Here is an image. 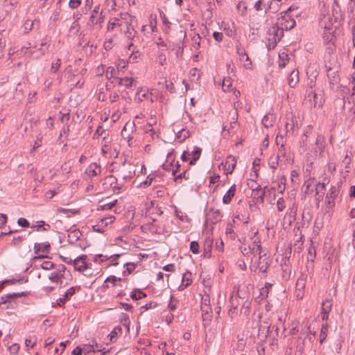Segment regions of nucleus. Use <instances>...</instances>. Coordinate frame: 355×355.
<instances>
[{
	"mask_svg": "<svg viewBox=\"0 0 355 355\" xmlns=\"http://www.w3.org/2000/svg\"><path fill=\"white\" fill-rule=\"evenodd\" d=\"M17 223L23 227H28L30 225L29 222L24 218H19L17 220Z\"/></svg>",
	"mask_w": 355,
	"mask_h": 355,
	"instance_id": "54",
	"label": "nucleus"
},
{
	"mask_svg": "<svg viewBox=\"0 0 355 355\" xmlns=\"http://www.w3.org/2000/svg\"><path fill=\"white\" fill-rule=\"evenodd\" d=\"M72 354H73V355H82V349L80 347H76L73 350Z\"/></svg>",
	"mask_w": 355,
	"mask_h": 355,
	"instance_id": "64",
	"label": "nucleus"
},
{
	"mask_svg": "<svg viewBox=\"0 0 355 355\" xmlns=\"http://www.w3.org/2000/svg\"><path fill=\"white\" fill-rule=\"evenodd\" d=\"M287 121L285 123V130L286 133L293 132L295 127V117L292 113L287 114Z\"/></svg>",
	"mask_w": 355,
	"mask_h": 355,
	"instance_id": "15",
	"label": "nucleus"
},
{
	"mask_svg": "<svg viewBox=\"0 0 355 355\" xmlns=\"http://www.w3.org/2000/svg\"><path fill=\"white\" fill-rule=\"evenodd\" d=\"M320 25L323 28L327 33L326 34L331 35L334 28L333 20L329 15H324L320 19Z\"/></svg>",
	"mask_w": 355,
	"mask_h": 355,
	"instance_id": "8",
	"label": "nucleus"
},
{
	"mask_svg": "<svg viewBox=\"0 0 355 355\" xmlns=\"http://www.w3.org/2000/svg\"><path fill=\"white\" fill-rule=\"evenodd\" d=\"M298 291L303 290L305 287V280L304 278H299L296 284Z\"/></svg>",
	"mask_w": 355,
	"mask_h": 355,
	"instance_id": "53",
	"label": "nucleus"
},
{
	"mask_svg": "<svg viewBox=\"0 0 355 355\" xmlns=\"http://www.w3.org/2000/svg\"><path fill=\"white\" fill-rule=\"evenodd\" d=\"M200 40H201V38L198 34L194 35L192 37V42H193L192 46L193 49H198L200 48Z\"/></svg>",
	"mask_w": 355,
	"mask_h": 355,
	"instance_id": "34",
	"label": "nucleus"
},
{
	"mask_svg": "<svg viewBox=\"0 0 355 355\" xmlns=\"http://www.w3.org/2000/svg\"><path fill=\"white\" fill-rule=\"evenodd\" d=\"M250 249L252 251V252L256 255H259V258L261 259V240L259 237L254 238V240H252V244L249 245Z\"/></svg>",
	"mask_w": 355,
	"mask_h": 355,
	"instance_id": "13",
	"label": "nucleus"
},
{
	"mask_svg": "<svg viewBox=\"0 0 355 355\" xmlns=\"http://www.w3.org/2000/svg\"><path fill=\"white\" fill-rule=\"evenodd\" d=\"M35 256L32 258V261L36 263L37 261L47 257L46 254L51 250V245L49 242L35 243L33 246Z\"/></svg>",
	"mask_w": 355,
	"mask_h": 355,
	"instance_id": "2",
	"label": "nucleus"
},
{
	"mask_svg": "<svg viewBox=\"0 0 355 355\" xmlns=\"http://www.w3.org/2000/svg\"><path fill=\"white\" fill-rule=\"evenodd\" d=\"M288 61V55L284 51L279 53V65L280 67H284Z\"/></svg>",
	"mask_w": 355,
	"mask_h": 355,
	"instance_id": "28",
	"label": "nucleus"
},
{
	"mask_svg": "<svg viewBox=\"0 0 355 355\" xmlns=\"http://www.w3.org/2000/svg\"><path fill=\"white\" fill-rule=\"evenodd\" d=\"M61 64L60 59H57L55 62H53L51 64V71L55 73L60 68Z\"/></svg>",
	"mask_w": 355,
	"mask_h": 355,
	"instance_id": "45",
	"label": "nucleus"
},
{
	"mask_svg": "<svg viewBox=\"0 0 355 355\" xmlns=\"http://www.w3.org/2000/svg\"><path fill=\"white\" fill-rule=\"evenodd\" d=\"M116 80L118 85L127 88L132 87L136 82L132 77L116 78Z\"/></svg>",
	"mask_w": 355,
	"mask_h": 355,
	"instance_id": "14",
	"label": "nucleus"
},
{
	"mask_svg": "<svg viewBox=\"0 0 355 355\" xmlns=\"http://www.w3.org/2000/svg\"><path fill=\"white\" fill-rule=\"evenodd\" d=\"M216 249L220 252H223L224 250V243L223 240H220L219 241H217L216 243Z\"/></svg>",
	"mask_w": 355,
	"mask_h": 355,
	"instance_id": "57",
	"label": "nucleus"
},
{
	"mask_svg": "<svg viewBox=\"0 0 355 355\" xmlns=\"http://www.w3.org/2000/svg\"><path fill=\"white\" fill-rule=\"evenodd\" d=\"M26 295V293L21 292V293H13L10 294H8L5 296L1 297V304H5L7 302V300L8 299H12L16 297H20Z\"/></svg>",
	"mask_w": 355,
	"mask_h": 355,
	"instance_id": "26",
	"label": "nucleus"
},
{
	"mask_svg": "<svg viewBox=\"0 0 355 355\" xmlns=\"http://www.w3.org/2000/svg\"><path fill=\"white\" fill-rule=\"evenodd\" d=\"M19 350V345L17 343L12 344L9 347V351L11 354H16Z\"/></svg>",
	"mask_w": 355,
	"mask_h": 355,
	"instance_id": "55",
	"label": "nucleus"
},
{
	"mask_svg": "<svg viewBox=\"0 0 355 355\" xmlns=\"http://www.w3.org/2000/svg\"><path fill=\"white\" fill-rule=\"evenodd\" d=\"M241 299V297L239 295H234V294H232L231 295L230 300V304H231V308L230 309V313L235 312V311L237 309L238 306L241 303V302H240Z\"/></svg>",
	"mask_w": 355,
	"mask_h": 355,
	"instance_id": "19",
	"label": "nucleus"
},
{
	"mask_svg": "<svg viewBox=\"0 0 355 355\" xmlns=\"http://www.w3.org/2000/svg\"><path fill=\"white\" fill-rule=\"evenodd\" d=\"M275 117L272 114L268 113L266 114L262 119V124L266 128L272 127L274 124Z\"/></svg>",
	"mask_w": 355,
	"mask_h": 355,
	"instance_id": "21",
	"label": "nucleus"
},
{
	"mask_svg": "<svg viewBox=\"0 0 355 355\" xmlns=\"http://www.w3.org/2000/svg\"><path fill=\"white\" fill-rule=\"evenodd\" d=\"M116 202V200L113 201V202H107V203L101 204V205H100L98 206V210H100V209H101V210H110L113 207H114Z\"/></svg>",
	"mask_w": 355,
	"mask_h": 355,
	"instance_id": "31",
	"label": "nucleus"
},
{
	"mask_svg": "<svg viewBox=\"0 0 355 355\" xmlns=\"http://www.w3.org/2000/svg\"><path fill=\"white\" fill-rule=\"evenodd\" d=\"M208 217L207 220H210L212 223H216L220 218V212L218 210L214 211V209H211Z\"/></svg>",
	"mask_w": 355,
	"mask_h": 355,
	"instance_id": "24",
	"label": "nucleus"
},
{
	"mask_svg": "<svg viewBox=\"0 0 355 355\" xmlns=\"http://www.w3.org/2000/svg\"><path fill=\"white\" fill-rule=\"evenodd\" d=\"M135 130V123L134 122H130V121H128L122 131H121V135L123 137H126V138H129L130 135H126V132H132Z\"/></svg>",
	"mask_w": 355,
	"mask_h": 355,
	"instance_id": "23",
	"label": "nucleus"
},
{
	"mask_svg": "<svg viewBox=\"0 0 355 355\" xmlns=\"http://www.w3.org/2000/svg\"><path fill=\"white\" fill-rule=\"evenodd\" d=\"M232 87V80L230 78H225L223 81L222 88L224 92H229Z\"/></svg>",
	"mask_w": 355,
	"mask_h": 355,
	"instance_id": "33",
	"label": "nucleus"
},
{
	"mask_svg": "<svg viewBox=\"0 0 355 355\" xmlns=\"http://www.w3.org/2000/svg\"><path fill=\"white\" fill-rule=\"evenodd\" d=\"M119 254H114L109 257V260L107 261V266H116L118 264L117 259L119 258Z\"/></svg>",
	"mask_w": 355,
	"mask_h": 355,
	"instance_id": "40",
	"label": "nucleus"
},
{
	"mask_svg": "<svg viewBox=\"0 0 355 355\" xmlns=\"http://www.w3.org/2000/svg\"><path fill=\"white\" fill-rule=\"evenodd\" d=\"M116 28H119V18H114L108 22L107 29L109 31H112Z\"/></svg>",
	"mask_w": 355,
	"mask_h": 355,
	"instance_id": "30",
	"label": "nucleus"
},
{
	"mask_svg": "<svg viewBox=\"0 0 355 355\" xmlns=\"http://www.w3.org/2000/svg\"><path fill=\"white\" fill-rule=\"evenodd\" d=\"M213 37L217 42H221L223 40V34L221 33L214 32Z\"/></svg>",
	"mask_w": 355,
	"mask_h": 355,
	"instance_id": "59",
	"label": "nucleus"
},
{
	"mask_svg": "<svg viewBox=\"0 0 355 355\" xmlns=\"http://www.w3.org/2000/svg\"><path fill=\"white\" fill-rule=\"evenodd\" d=\"M277 207L279 211H282L286 208V202L284 198H280L277 200Z\"/></svg>",
	"mask_w": 355,
	"mask_h": 355,
	"instance_id": "39",
	"label": "nucleus"
},
{
	"mask_svg": "<svg viewBox=\"0 0 355 355\" xmlns=\"http://www.w3.org/2000/svg\"><path fill=\"white\" fill-rule=\"evenodd\" d=\"M190 249L193 254L199 253V244L196 241H192L190 244Z\"/></svg>",
	"mask_w": 355,
	"mask_h": 355,
	"instance_id": "49",
	"label": "nucleus"
},
{
	"mask_svg": "<svg viewBox=\"0 0 355 355\" xmlns=\"http://www.w3.org/2000/svg\"><path fill=\"white\" fill-rule=\"evenodd\" d=\"M49 280L60 286H65L69 284L68 281L71 279V275L67 271L66 267L62 265H58L55 270L53 271L49 276Z\"/></svg>",
	"mask_w": 355,
	"mask_h": 355,
	"instance_id": "1",
	"label": "nucleus"
},
{
	"mask_svg": "<svg viewBox=\"0 0 355 355\" xmlns=\"http://www.w3.org/2000/svg\"><path fill=\"white\" fill-rule=\"evenodd\" d=\"M82 3V0H70L69 6L71 9L78 8Z\"/></svg>",
	"mask_w": 355,
	"mask_h": 355,
	"instance_id": "44",
	"label": "nucleus"
},
{
	"mask_svg": "<svg viewBox=\"0 0 355 355\" xmlns=\"http://www.w3.org/2000/svg\"><path fill=\"white\" fill-rule=\"evenodd\" d=\"M258 234H259V230L258 229L255 228V227H252L249 233L247 235V238H248L250 240H254V238L256 237H259L258 236Z\"/></svg>",
	"mask_w": 355,
	"mask_h": 355,
	"instance_id": "36",
	"label": "nucleus"
},
{
	"mask_svg": "<svg viewBox=\"0 0 355 355\" xmlns=\"http://www.w3.org/2000/svg\"><path fill=\"white\" fill-rule=\"evenodd\" d=\"M202 149L199 147H195L191 154V159L190 160V165L194 164L200 156Z\"/></svg>",
	"mask_w": 355,
	"mask_h": 355,
	"instance_id": "25",
	"label": "nucleus"
},
{
	"mask_svg": "<svg viewBox=\"0 0 355 355\" xmlns=\"http://www.w3.org/2000/svg\"><path fill=\"white\" fill-rule=\"evenodd\" d=\"M327 332V327L326 325H322L320 334V343H323V341L326 339Z\"/></svg>",
	"mask_w": 355,
	"mask_h": 355,
	"instance_id": "41",
	"label": "nucleus"
},
{
	"mask_svg": "<svg viewBox=\"0 0 355 355\" xmlns=\"http://www.w3.org/2000/svg\"><path fill=\"white\" fill-rule=\"evenodd\" d=\"M105 72V66L104 65H99L96 68V74L98 76H102Z\"/></svg>",
	"mask_w": 355,
	"mask_h": 355,
	"instance_id": "61",
	"label": "nucleus"
},
{
	"mask_svg": "<svg viewBox=\"0 0 355 355\" xmlns=\"http://www.w3.org/2000/svg\"><path fill=\"white\" fill-rule=\"evenodd\" d=\"M178 301L176 299H175L173 297H171V300L168 304V309L171 311H174L175 309H176V308L178 306Z\"/></svg>",
	"mask_w": 355,
	"mask_h": 355,
	"instance_id": "46",
	"label": "nucleus"
},
{
	"mask_svg": "<svg viewBox=\"0 0 355 355\" xmlns=\"http://www.w3.org/2000/svg\"><path fill=\"white\" fill-rule=\"evenodd\" d=\"M278 23L282 29L286 30H291L295 26V21L287 12H285L284 15L281 19H279Z\"/></svg>",
	"mask_w": 355,
	"mask_h": 355,
	"instance_id": "6",
	"label": "nucleus"
},
{
	"mask_svg": "<svg viewBox=\"0 0 355 355\" xmlns=\"http://www.w3.org/2000/svg\"><path fill=\"white\" fill-rule=\"evenodd\" d=\"M163 269L165 271L173 272L175 270V266L173 263L168 264V265L164 266Z\"/></svg>",
	"mask_w": 355,
	"mask_h": 355,
	"instance_id": "62",
	"label": "nucleus"
},
{
	"mask_svg": "<svg viewBox=\"0 0 355 355\" xmlns=\"http://www.w3.org/2000/svg\"><path fill=\"white\" fill-rule=\"evenodd\" d=\"M305 185H306V190H305V193H311L313 190V188L315 187V183L313 180H308L305 182Z\"/></svg>",
	"mask_w": 355,
	"mask_h": 355,
	"instance_id": "35",
	"label": "nucleus"
},
{
	"mask_svg": "<svg viewBox=\"0 0 355 355\" xmlns=\"http://www.w3.org/2000/svg\"><path fill=\"white\" fill-rule=\"evenodd\" d=\"M192 283L191 273L189 272H186L183 274L182 283L180 285L178 289L180 291H183L187 286H189Z\"/></svg>",
	"mask_w": 355,
	"mask_h": 355,
	"instance_id": "16",
	"label": "nucleus"
},
{
	"mask_svg": "<svg viewBox=\"0 0 355 355\" xmlns=\"http://www.w3.org/2000/svg\"><path fill=\"white\" fill-rule=\"evenodd\" d=\"M314 188L316 191V195H318L320 192L322 193L321 196L324 194L325 191V185L324 183L315 184Z\"/></svg>",
	"mask_w": 355,
	"mask_h": 355,
	"instance_id": "37",
	"label": "nucleus"
},
{
	"mask_svg": "<svg viewBox=\"0 0 355 355\" xmlns=\"http://www.w3.org/2000/svg\"><path fill=\"white\" fill-rule=\"evenodd\" d=\"M109 260V257L107 255L98 254L95 257V261L99 263L107 261Z\"/></svg>",
	"mask_w": 355,
	"mask_h": 355,
	"instance_id": "51",
	"label": "nucleus"
},
{
	"mask_svg": "<svg viewBox=\"0 0 355 355\" xmlns=\"http://www.w3.org/2000/svg\"><path fill=\"white\" fill-rule=\"evenodd\" d=\"M76 293V288L74 287H71L67 289L64 294V297L68 300L71 297H72Z\"/></svg>",
	"mask_w": 355,
	"mask_h": 355,
	"instance_id": "52",
	"label": "nucleus"
},
{
	"mask_svg": "<svg viewBox=\"0 0 355 355\" xmlns=\"http://www.w3.org/2000/svg\"><path fill=\"white\" fill-rule=\"evenodd\" d=\"M37 343V337L35 335L28 336L25 340V345L27 348H33Z\"/></svg>",
	"mask_w": 355,
	"mask_h": 355,
	"instance_id": "27",
	"label": "nucleus"
},
{
	"mask_svg": "<svg viewBox=\"0 0 355 355\" xmlns=\"http://www.w3.org/2000/svg\"><path fill=\"white\" fill-rule=\"evenodd\" d=\"M241 304H242L241 311H243L245 315L248 314L251 307V300L250 297L246 299H245V297H241Z\"/></svg>",
	"mask_w": 355,
	"mask_h": 355,
	"instance_id": "22",
	"label": "nucleus"
},
{
	"mask_svg": "<svg viewBox=\"0 0 355 355\" xmlns=\"http://www.w3.org/2000/svg\"><path fill=\"white\" fill-rule=\"evenodd\" d=\"M324 148H325V138L322 135H318L317 136L315 144V148L314 151L315 153L318 155L320 157H322L324 155Z\"/></svg>",
	"mask_w": 355,
	"mask_h": 355,
	"instance_id": "7",
	"label": "nucleus"
},
{
	"mask_svg": "<svg viewBox=\"0 0 355 355\" xmlns=\"http://www.w3.org/2000/svg\"><path fill=\"white\" fill-rule=\"evenodd\" d=\"M121 116V112L118 109L116 110L111 116V122L112 123H116L117 121L119 120Z\"/></svg>",
	"mask_w": 355,
	"mask_h": 355,
	"instance_id": "42",
	"label": "nucleus"
},
{
	"mask_svg": "<svg viewBox=\"0 0 355 355\" xmlns=\"http://www.w3.org/2000/svg\"><path fill=\"white\" fill-rule=\"evenodd\" d=\"M40 266L42 269L47 270L53 269L54 268V263L49 260L44 261L42 263L40 264Z\"/></svg>",
	"mask_w": 355,
	"mask_h": 355,
	"instance_id": "32",
	"label": "nucleus"
},
{
	"mask_svg": "<svg viewBox=\"0 0 355 355\" xmlns=\"http://www.w3.org/2000/svg\"><path fill=\"white\" fill-rule=\"evenodd\" d=\"M236 191V186L235 184H233L229 190L227 191V193L224 195L223 198V202L224 204H230L235 196Z\"/></svg>",
	"mask_w": 355,
	"mask_h": 355,
	"instance_id": "17",
	"label": "nucleus"
},
{
	"mask_svg": "<svg viewBox=\"0 0 355 355\" xmlns=\"http://www.w3.org/2000/svg\"><path fill=\"white\" fill-rule=\"evenodd\" d=\"M130 296L133 300H137L144 297L146 295L142 291H138L132 292Z\"/></svg>",
	"mask_w": 355,
	"mask_h": 355,
	"instance_id": "38",
	"label": "nucleus"
},
{
	"mask_svg": "<svg viewBox=\"0 0 355 355\" xmlns=\"http://www.w3.org/2000/svg\"><path fill=\"white\" fill-rule=\"evenodd\" d=\"M62 191V187L59 186L56 189H50L45 193V197L49 199H51L57 193Z\"/></svg>",
	"mask_w": 355,
	"mask_h": 355,
	"instance_id": "29",
	"label": "nucleus"
},
{
	"mask_svg": "<svg viewBox=\"0 0 355 355\" xmlns=\"http://www.w3.org/2000/svg\"><path fill=\"white\" fill-rule=\"evenodd\" d=\"M101 173V166L95 162L90 164L85 171L86 175L91 178L98 175Z\"/></svg>",
	"mask_w": 355,
	"mask_h": 355,
	"instance_id": "10",
	"label": "nucleus"
},
{
	"mask_svg": "<svg viewBox=\"0 0 355 355\" xmlns=\"http://www.w3.org/2000/svg\"><path fill=\"white\" fill-rule=\"evenodd\" d=\"M236 165V159L235 157L232 155H229L225 162H222L220 168L222 167V169L224 171L226 175L232 173L233 171L235 168Z\"/></svg>",
	"mask_w": 355,
	"mask_h": 355,
	"instance_id": "5",
	"label": "nucleus"
},
{
	"mask_svg": "<svg viewBox=\"0 0 355 355\" xmlns=\"http://www.w3.org/2000/svg\"><path fill=\"white\" fill-rule=\"evenodd\" d=\"M40 223H42V225H37L35 226V227L37 228V231H40L42 230V228L43 229V230H45V231L49 230L50 229L49 225L44 224V221H41Z\"/></svg>",
	"mask_w": 355,
	"mask_h": 355,
	"instance_id": "56",
	"label": "nucleus"
},
{
	"mask_svg": "<svg viewBox=\"0 0 355 355\" xmlns=\"http://www.w3.org/2000/svg\"><path fill=\"white\" fill-rule=\"evenodd\" d=\"M115 73V69L113 67H109L105 71V76L107 79H111Z\"/></svg>",
	"mask_w": 355,
	"mask_h": 355,
	"instance_id": "47",
	"label": "nucleus"
},
{
	"mask_svg": "<svg viewBox=\"0 0 355 355\" xmlns=\"http://www.w3.org/2000/svg\"><path fill=\"white\" fill-rule=\"evenodd\" d=\"M121 281V278L116 277L115 276H110L106 279L105 283H112L113 286H116L117 282Z\"/></svg>",
	"mask_w": 355,
	"mask_h": 355,
	"instance_id": "43",
	"label": "nucleus"
},
{
	"mask_svg": "<svg viewBox=\"0 0 355 355\" xmlns=\"http://www.w3.org/2000/svg\"><path fill=\"white\" fill-rule=\"evenodd\" d=\"M7 221V216L5 214H0V227L6 224Z\"/></svg>",
	"mask_w": 355,
	"mask_h": 355,
	"instance_id": "63",
	"label": "nucleus"
},
{
	"mask_svg": "<svg viewBox=\"0 0 355 355\" xmlns=\"http://www.w3.org/2000/svg\"><path fill=\"white\" fill-rule=\"evenodd\" d=\"M236 51L239 55V61L243 64V66L247 69H251L252 62L246 53L245 50L242 48L241 45H237Z\"/></svg>",
	"mask_w": 355,
	"mask_h": 355,
	"instance_id": "4",
	"label": "nucleus"
},
{
	"mask_svg": "<svg viewBox=\"0 0 355 355\" xmlns=\"http://www.w3.org/2000/svg\"><path fill=\"white\" fill-rule=\"evenodd\" d=\"M288 85L291 87H295L299 82V71L297 69H293L288 79Z\"/></svg>",
	"mask_w": 355,
	"mask_h": 355,
	"instance_id": "18",
	"label": "nucleus"
},
{
	"mask_svg": "<svg viewBox=\"0 0 355 355\" xmlns=\"http://www.w3.org/2000/svg\"><path fill=\"white\" fill-rule=\"evenodd\" d=\"M86 255H82L79 257H77L73 261V266L76 270L78 271H84L87 269V265L86 263Z\"/></svg>",
	"mask_w": 355,
	"mask_h": 355,
	"instance_id": "11",
	"label": "nucleus"
},
{
	"mask_svg": "<svg viewBox=\"0 0 355 355\" xmlns=\"http://www.w3.org/2000/svg\"><path fill=\"white\" fill-rule=\"evenodd\" d=\"M115 216H109L97 221L96 224L93 225V230L98 233L105 232L115 220Z\"/></svg>",
	"mask_w": 355,
	"mask_h": 355,
	"instance_id": "3",
	"label": "nucleus"
},
{
	"mask_svg": "<svg viewBox=\"0 0 355 355\" xmlns=\"http://www.w3.org/2000/svg\"><path fill=\"white\" fill-rule=\"evenodd\" d=\"M148 89L146 87H141L136 93L135 100L141 102L146 99L148 96Z\"/></svg>",
	"mask_w": 355,
	"mask_h": 355,
	"instance_id": "20",
	"label": "nucleus"
},
{
	"mask_svg": "<svg viewBox=\"0 0 355 355\" xmlns=\"http://www.w3.org/2000/svg\"><path fill=\"white\" fill-rule=\"evenodd\" d=\"M181 159L183 162H187L191 159V153L184 151L181 156Z\"/></svg>",
	"mask_w": 355,
	"mask_h": 355,
	"instance_id": "60",
	"label": "nucleus"
},
{
	"mask_svg": "<svg viewBox=\"0 0 355 355\" xmlns=\"http://www.w3.org/2000/svg\"><path fill=\"white\" fill-rule=\"evenodd\" d=\"M332 301L330 300H326L322 302V320H327L329 317V313L331 311Z\"/></svg>",
	"mask_w": 355,
	"mask_h": 355,
	"instance_id": "12",
	"label": "nucleus"
},
{
	"mask_svg": "<svg viewBox=\"0 0 355 355\" xmlns=\"http://www.w3.org/2000/svg\"><path fill=\"white\" fill-rule=\"evenodd\" d=\"M220 180V176L218 175L214 174V175L210 177V184H218Z\"/></svg>",
	"mask_w": 355,
	"mask_h": 355,
	"instance_id": "58",
	"label": "nucleus"
},
{
	"mask_svg": "<svg viewBox=\"0 0 355 355\" xmlns=\"http://www.w3.org/2000/svg\"><path fill=\"white\" fill-rule=\"evenodd\" d=\"M121 331V327H115L109 335V336L110 337V341H112L113 338H114L119 334H120Z\"/></svg>",
	"mask_w": 355,
	"mask_h": 355,
	"instance_id": "50",
	"label": "nucleus"
},
{
	"mask_svg": "<svg viewBox=\"0 0 355 355\" xmlns=\"http://www.w3.org/2000/svg\"><path fill=\"white\" fill-rule=\"evenodd\" d=\"M130 26H128L126 28L127 31L125 32L126 36L129 39H132L135 35V31L133 28L130 27Z\"/></svg>",
	"mask_w": 355,
	"mask_h": 355,
	"instance_id": "48",
	"label": "nucleus"
},
{
	"mask_svg": "<svg viewBox=\"0 0 355 355\" xmlns=\"http://www.w3.org/2000/svg\"><path fill=\"white\" fill-rule=\"evenodd\" d=\"M132 20V17L128 13L121 14L119 18V28L120 31H123V28H127L128 26H131Z\"/></svg>",
	"mask_w": 355,
	"mask_h": 355,
	"instance_id": "9",
	"label": "nucleus"
}]
</instances>
